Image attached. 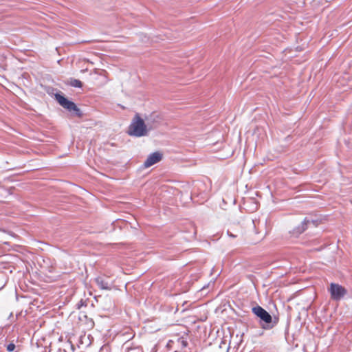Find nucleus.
I'll use <instances>...</instances> for the list:
<instances>
[{
  "instance_id": "obj_1",
  "label": "nucleus",
  "mask_w": 352,
  "mask_h": 352,
  "mask_svg": "<svg viewBox=\"0 0 352 352\" xmlns=\"http://www.w3.org/2000/svg\"><path fill=\"white\" fill-rule=\"evenodd\" d=\"M148 124H146L143 119L138 113H136L128 129V134L131 136L142 137L147 135L151 128H148Z\"/></svg>"
},
{
  "instance_id": "obj_2",
  "label": "nucleus",
  "mask_w": 352,
  "mask_h": 352,
  "mask_svg": "<svg viewBox=\"0 0 352 352\" xmlns=\"http://www.w3.org/2000/svg\"><path fill=\"white\" fill-rule=\"evenodd\" d=\"M55 98L59 104L63 108L67 109L69 111H74L76 114L79 116L81 115L80 109L77 107L74 102L68 100L65 97L59 94H56L55 95Z\"/></svg>"
},
{
  "instance_id": "obj_3",
  "label": "nucleus",
  "mask_w": 352,
  "mask_h": 352,
  "mask_svg": "<svg viewBox=\"0 0 352 352\" xmlns=\"http://www.w3.org/2000/svg\"><path fill=\"white\" fill-rule=\"evenodd\" d=\"M329 292H330L331 299L333 300H340L347 293L344 287L337 283H331Z\"/></svg>"
},
{
  "instance_id": "obj_4",
  "label": "nucleus",
  "mask_w": 352,
  "mask_h": 352,
  "mask_svg": "<svg viewBox=\"0 0 352 352\" xmlns=\"http://www.w3.org/2000/svg\"><path fill=\"white\" fill-rule=\"evenodd\" d=\"M252 310L254 315L265 323L269 324L272 322V318L271 315L261 306L254 307Z\"/></svg>"
},
{
  "instance_id": "obj_5",
  "label": "nucleus",
  "mask_w": 352,
  "mask_h": 352,
  "mask_svg": "<svg viewBox=\"0 0 352 352\" xmlns=\"http://www.w3.org/2000/svg\"><path fill=\"white\" fill-rule=\"evenodd\" d=\"M162 159V154L160 152H154L149 155L144 163L146 168H148L159 162Z\"/></svg>"
},
{
  "instance_id": "obj_6",
  "label": "nucleus",
  "mask_w": 352,
  "mask_h": 352,
  "mask_svg": "<svg viewBox=\"0 0 352 352\" xmlns=\"http://www.w3.org/2000/svg\"><path fill=\"white\" fill-rule=\"evenodd\" d=\"M97 285L102 289L110 290L111 285L109 282L102 276H98L95 279Z\"/></svg>"
},
{
  "instance_id": "obj_7",
  "label": "nucleus",
  "mask_w": 352,
  "mask_h": 352,
  "mask_svg": "<svg viewBox=\"0 0 352 352\" xmlns=\"http://www.w3.org/2000/svg\"><path fill=\"white\" fill-rule=\"evenodd\" d=\"M310 225L315 226V222L314 221H309L307 219H305L302 223L301 226L297 228L296 232L299 234L303 232Z\"/></svg>"
},
{
  "instance_id": "obj_8",
  "label": "nucleus",
  "mask_w": 352,
  "mask_h": 352,
  "mask_svg": "<svg viewBox=\"0 0 352 352\" xmlns=\"http://www.w3.org/2000/svg\"><path fill=\"white\" fill-rule=\"evenodd\" d=\"M123 349L124 352H140V349L139 348H132L129 346V343L126 342L123 345Z\"/></svg>"
},
{
  "instance_id": "obj_9",
  "label": "nucleus",
  "mask_w": 352,
  "mask_h": 352,
  "mask_svg": "<svg viewBox=\"0 0 352 352\" xmlns=\"http://www.w3.org/2000/svg\"><path fill=\"white\" fill-rule=\"evenodd\" d=\"M70 85L74 87H82V84L80 80L77 79H71Z\"/></svg>"
},
{
  "instance_id": "obj_10",
  "label": "nucleus",
  "mask_w": 352,
  "mask_h": 352,
  "mask_svg": "<svg viewBox=\"0 0 352 352\" xmlns=\"http://www.w3.org/2000/svg\"><path fill=\"white\" fill-rule=\"evenodd\" d=\"M15 344L14 343H10L7 345V351L9 352H12L15 349Z\"/></svg>"
},
{
  "instance_id": "obj_11",
  "label": "nucleus",
  "mask_w": 352,
  "mask_h": 352,
  "mask_svg": "<svg viewBox=\"0 0 352 352\" xmlns=\"http://www.w3.org/2000/svg\"><path fill=\"white\" fill-rule=\"evenodd\" d=\"M182 342L184 346H186L187 342L186 341L182 340Z\"/></svg>"
},
{
  "instance_id": "obj_12",
  "label": "nucleus",
  "mask_w": 352,
  "mask_h": 352,
  "mask_svg": "<svg viewBox=\"0 0 352 352\" xmlns=\"http://www.w3.org/2000/svg\"><path fill=\"white\" fill-rule=\"evenodd\" d=\"M80 306H81V304L78 305V308H80Z\"/></svg>"
},
{
  "instance_id": "obj_13",
  "label": "nucleus",
  "mask_w": 352,
  "mask_h": 352,
  "mask_svg": "<svg viewBox=\"0 0 352 352\" xmlns=\"http://www.w3.org/2000/svg\"><path fill=\"white\" fill-rule=\"evenodd\" d=\"M80 306H81V304L78 305V308H80Z\"/></svg>"
}]
</instances>
